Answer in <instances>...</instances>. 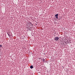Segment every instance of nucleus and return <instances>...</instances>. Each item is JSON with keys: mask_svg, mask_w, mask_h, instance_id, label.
<instances>
[{"mask_svg": "<svg viewBox=\"0 0 75 75\" xmlns=\"http://www.w3.org/2000/svg\"><path fill=\"white\" fill-rule=\"evenodd\" d=\"M54 39L55 41H58L59 40V38L58 37H56L54 38Z\"/></svg>", "mask_w": 75, "mask_h": 75, "instance_id": "1", "label": "nucleus"}, {"mask_svg": "<svg viewBox=\"0 0 75 75\" xmlns=\"http://www.w3.org/2000/svg\"><path fill=\"white\" fill-rule=\"evenodd\" d=\"M58 16H59V15H58V14H56L55 16H55V17H56V18H58Z\"/></svg>", "mask_w": 75, "mask_h": 75, "instance_id": "2", "label": "nucleus"}, {"mask_svg": "<svg viewBox=\"0 0 75 75\" xmlns=\"http://www.w3.org/2000/svg\"><path fill=\"white\" fill-rule=\"evenodd\" d=\"M30 68L31 69H33V65L31 66L30 67Z\"/></svg>", "mask_w": 75, "mask_h": 75, "instance_id": "3", "label": "nucleus"}, {"mask_svg": "<svg viewBox=\"0 0 75 75\" xmlns=\"http://www.w3.org/2000/svg\"><path fill=\"white\" fill-rule=\"evenodd\" d=\"M30 27H33V24L32 23V24H31L30 25Z\"/></svg>", "mask_w": 75, "mask_h": 75, "instance_id": "4", "label": "nucleus"}, {"mask_svg": "<svg viewBox=\"0 0 75 75\" xmlns=\"http://www.w3.org/2000/svg\"><path fill=\"white\" fill-rule=\"evenodd\" d=\"M8 36H10V34L9 33H8Z\"/></svg>", "mask_w": 75, "mask_h": 75, "instance_id": "5", "label": "nucleus"}, {"mask_svg": "<svg viewBox=\"0 0 75 75\" xmlns=\"http://www.w3.org/2000/svg\"><path fill=\"white\" fill-rule=\"evenodd\" d=\"M2 47V45H0V48H1Z\"/></svg>", "mask_w": 75, "mask_h": 75, "instance_id": "6", "label": "nucleus"}, {"mask_svg": "<svg viewBox=\"0 0 75 75\" xmlns=\"http://www.w3.org/2000/svg\"><path fill=\"white\" fill-rule=\"evenodd\" d=\"M29 24H32V23H31V22H29Z\"/></svg>", "mask_w": 75, "mask_h": 75, "instance_id": "7", "label": "nucleus"}, {"mask_svg": "<svg viewBox=\"0 0 75 75\" xmlns=\"http://www.w3.org/2000/svg\"><path fill=\"white\" fill-rule=\"evenodd\" d=\"M0 51H1V50L0 49Z\"/></svg>", "mask_w": 75, "mask_h": 75, "instance_id": "8", "label": "nucleus"}, {"mask_svg": "<svg viewBox=\"0 0 75 75\" xmlns=\"http://www.w3.org/2000/svg\"><path fill=\"white\" fill-rule=\"evenodd\" d=\"M45 60V59H43V60Z\"/></svg>", "mask_w": 75, "mask_h": 75, "instance_id": "9", "label": "nucleus"}]
</instances>
